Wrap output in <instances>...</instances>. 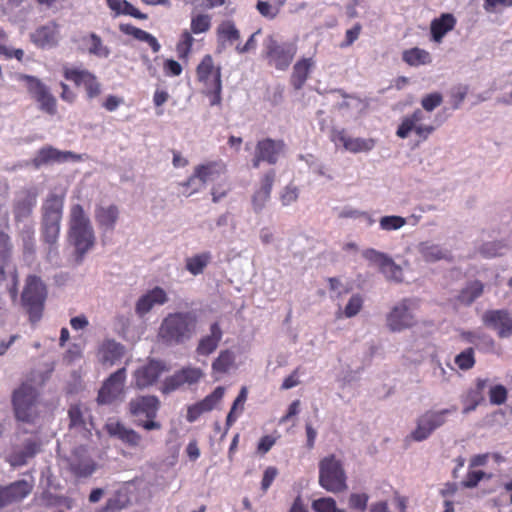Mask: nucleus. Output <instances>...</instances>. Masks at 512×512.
Returning <instances> with one entry per match:
<instances>
[{
	"instance_id": "9",
	"label": "nucleus",
	"mask_w": 512,
	"mask_h": 512,
	"mask_svg": "<svg viewBox=\"0 0 512 512\" xmlns=\"http://www.w3.org/2000/svg\"><path fill=\"white\" fill-rule=\"evenodd\" d=\"M39 393L35 387L23 383L13 392L12 405L16 420L25 423H34L38 417Z\"/></svg>"
},
{
	"instance_id": "32",
	"label": "nucleus",
	"mask_w": 512,
	"mask_h": 512,
	"mask_svg": "<svg viewBox=\"0 0 512 512\" xmlns=\"http://www.w3.org/2000/svg\"><path fill=\"white\" fill-rule=\"evenodd\" d=\"M79 156L70 151H60L52 146H45L38 151L34 163L36 166L45 165L48 163H61L69 159H78Z\"/></svg>"
},
{
	"instance_id": "6",
	"label": "nucleus",
	"mask_w": 512,
	"mask_h": 512,
	"mask_svg": "<svg viewBox=\"0 0 512 512\" xmlns=\"http://www.w3.org/2000/svg\"><path fill=\"white\" fill-rule=\"evenodd\" d=\"M159 408L160 401L154 395L138 396L128 403V410L134 419V424L147 431L161 429V423L156 420Z\"/></svg>"
},
{
	"instance_id": "38",
	"label": "nucleus",
	"mask_w": 512,
	"mask_h": 512,
	"mask_svg": "<svg viewBox=\"0 0 512 512\" xmlns=\"http://www.w3.org/2000/svg\"><path fill=\"white\" fill-rule=\"evenodd\" d=\"M402 60L409 66L427 65L432 62L431 55L425 49L418 47L406 49L402 53Z\"/></svg>"
},
{
	"instance_id": "25",
	"label": "nucleus",
	"mask_w": 512,
	"mask_h": 512,
	"mask_svg": "<svg viewBox=\"0 0 512 512\" xmlns=\"http://www.w3.org/2000/svg\"><path fill=\"white\" fill-rule=\"evenodd\" d=\"M105 430L111 437L119 439L129 447H138L142 441V436L137 431L126 427L120 421H109Z\"/></svg>"
},
{
	"instance_id": "10",
	"label": "nucleus",
	"mask_w": 512,
	"mask_h": 512,
	"mask_svg": "<svg viewBox=\"0 0 512 512\" xmlns=\"http://www.w3.org/2000/svg\"><path fill=\"white\" fill-rule=\"evenodd\" d=\"M264 57L268 64L275 69L285 71L292 63L297 47L291 42H279L273 35L264 40Z\"/></svg>"
},
{
	"instance_id": "3",
	"label": "nucleus",
	"mask_w": 512,
	"mask_h": 512,
	"mask_svg": "<svg viewBox=\"0 0 512 512\" xmlns=\"http://www.w3.org/2000/svg\"><path fill=\"white\" fill-rule=\"evenodd\" d=\"M197 81L203 86V94L208 97L211 106L222 102V68L216 65L213 57L206 54L196 67Z\"/></svg>"
},
{
	"instance_id": "1",
	"label": "nucleus",
	"mask_w": 512,
	"mask_h": 512,
	"mask_svg": "<svg viewBox=\"0 0 512 512\" xmlns=\"http://www.w3.org/2000/svg\"><path fill=\"white\" fill-rule=\"evenodd\" d=\"M197 324V315L192 311L169 313L159 326L158 338L167 346L184 344L195 334Z\"/></svg>"
},
{
	"instance_id": "35",
	"label": "nucleus",
	"mask_w": 512,
	"mask_h": 512,
	"mask_svg": "<svg viewBox=\"0 0 512 512\" xmlns=\"http://www.w3.org/2000/svg\"><path fill=\"white\" fill-rule=\"evenodd\" d=\"M315 62L312 57L301 58L293 66L290 83L295 90H300L306 83Z\"/></svg>"
},
{
	"instance_id": "63",
	"label": "nucleus",
	"mask_w": 512,
	"mask_h": 512,
	"mask_svg": "<svg viewBox=\"0 0 512 512\" xmlns=\"http://www.w3.org/2000/svg\"><path fill=\"white\" fill-rule=\"evenodd\" d=\"M485 477V473L481 470L468 471L462 485L466 488H474Z\"/></svg>"
},
{
	"instance_id": "2",
	"label": "nucleus",
	"mask_w": 512,
	"mask_h": 512,
	"mask_svg": "<svg viewBox=\"0 0 512 512\" xmlns=\"http://www.w3.org/2000/svg\"><path fill=\"white\" fill-rule=\"evenodd\" d=\"M68 236L77 254L82 258L95 244L91 221L80 204H73L69 211Z\"/></svg>"
},
{
	"instance_id": "12",
	"label": "nucleus",
	"mask_w": 512,
	"mask_h": 512,
	"mask_svg": "<svg viewBox=\"0 0 512 512\" xmlns=\"http://www.w3.org/2000/svg\"><path fill=\"white\" fill-rule=\"evenodd\" d=\"M286 143L283 139L270 137L258 140L255 145L254 155L251 160L252 167L257 169L261 163L275 165L285 153Z\"/></svg>"
},
{
	"instance_id": "42",
	"label": "nucleus",
	"mask_w": 512,
	"mask_h": 512,
	"mask_svg": "<svg viewBox=\"0 0 512 512\" xmlns=\"http://www.w3.org/2000/svg\"><path fill=\"white\" fill-rule=\"evenodd\" d=\"M483 288V284L478 280L470 282L460 291L458 300L465 305H470L482 295Z\"/></svg>"
},
{
	"instance_id": "46",
	"label": "nucleus",
	"mask_w": 512,
	"mask_h": 512,
	"mask_svg": "<svg viewBox=\"0 0 512 512\" xmlns=\"http://www.w3.org/2000/svg\"><path fill=\"white\" fill-rule=\"evenodd\" d=\"M311 509L314 512H346L337 507V503L332 497H321L311 503Z\"/></svg>"
},
{
	"instance_id": "62",
	"label": "nucleus",
	"mask_w": 512,
	"mask_h": 512,
	"mask_svg": "<svg viewBox=\"0 0 512 512\" xmlns=\"http://www.w3.org/2000/svg\"><path fill=\"white\" fill-rule=\"evenodd\" d=\"M298 194L299 193H298V189L296 186H293V185L285 186L280 195V200H281L282 205L288 206V205L296 202L298 199Z\"/></svg>"
},
{
	"instance_id": "17",
	"label": "nucleus",
	"mask_w": 512,
	"mask_h": 512,
	"mask_svg": "<svg viewBox=\"0 0 512 512\" xmlns=\"http://www.w3.org/2000/svg\"><path fill=\"white\" fill-rule=\"evenodd\" d=\"M63 76L66 80L72 81L76 86L85 88L87 98L93 99L101 94V84L97 77L86 69L71 67L63 68Z\"/></svg>"
},
{
	"instance_id": "34",
	"label": "nucleus",
	"mask_w": 512,
	"mask_h": 512,
	"mask_svg": "<svg viewBox=\"0 0 512 512\" xmlns=\"http://www.w3.org/2000/svg\"><path fill=\"white\" fill-rule=\"evenodd\" d=\"M119 214V208L115 204L98 206L95 209V220L100 229L112 231L119 219Z\"/></svg>"
},
{
	"instance_id": "56",
	"label": "nucleus",
	"mask_w": 512,
	"mask_h": 512,
	"mask_svg": "<svg viewBox=\"0 0 512 512\" xmlns=\"http://www.w3.org/2000/svg\"><path fill=\"white\" fill-rule=\"evenodd\" d=\"M508 391L503 385H495L489 391V400L493 405H502L506 402Z\"/></svg>"
},
{
	"instance_id": "43",
	"label": "nucleus",
	"mask_w": 512,
	"mask_h": 512,
	"mask_svg": "<svg viewBox=\"0 0 512 512\" xmlns=\"http://www.w3.org/2000/svg\"><path fill=\"white\" fill-rule=\"evenodd\" d=\"M20 240L22 242L24 256H33L36 251L35 245V230L32 225H25L20 233Z\"/></svg>"
},
{
	"instance_id": "48",
	"label": "nucleus",
	"mask_w": 512,
	"mask_h": 512,
	"mask_svg": "<svg viewBox=\"0 0 512 512\" xmlns=\"http://www.w3.org/2000/svg\"><path fill=\"white\" fill-rule=\"evenodd\" d=\"M194 43V38L192 36V32H189L187 30H184L181 35L180 39L176 45V51L179 56V58H187L189 54L191 53L192 46Z\"/></svg>"
},
{
	"instance_id": "57",
	"label": "nucleus",
	"mask_w": 512,
	"mask_h": 512,
	"mask_svg": "<svg viewBox=\"0 0 512 512\" xmlns=\"http://www.w3.org/2000/svg\"><path fill=\"white\" fill-rule=\"evenodd\" d=\"M363 257L367 261L376 264L380 270L390 256L373 248H369L363 251Z\"/></svg>"
},
{
	"instance_id": "37",
	"label": "nucleus",
	"mask_w": 512,
	"mask_h": 512,
	"mask_svg": "<svg viewBox=\"0 0 512 512\" xmlns=\"http://www.w3.org/2000/svg\"><path fill=\"white\" fill-rule=\"evenodd\" d=\"M88 409L80 403L71 404L68 409L69 428L86 429Z\"/></svg>"
},
{
	"instance_id": "40",
	"label": "nucleus",
	"mask_w": 512,
	"mask_h": 512,
	"mask_svg": "<svg viewBox=\"0 0 512 512\" xmlns=\"http://www.w3.org/2000/svg\"><path fill=\"white\" fill-rule=\"evenodd\" d=\"M420 252L427 262H435L442 259L452 261V256L439 245L422 243L420 245Z\"/></svg>"
},
{
	"instance_id": "18",
	"label": "nucleus",
	"mask_w": 512,
	"mask_h": 512,
	"mask_svg": "<svg viewBox=\"0 0 512 512\" xmlns=\"http://www.w3.org/2000/svg\"><path fill=\"white\" fill-rule=\"evenodd\" d=\"M412 301L402 300L387 315V326L393 332L410 328L415 324V317L411 312Z\"/></svg>"
},
{
	"instance_id": "4",
	"label": "nucleus",
	"mask_w": 512,
	"mask_h": 512,
	"mask_svg": "<svg viewBox=\"0 0 512 512\" xmlns=\"http://www.w3.org/2000/svg\"><path fill=\"white\" fill-rule=\"evenodd\" d=\"M63 206L64 195H57L55 193L48 194L42 204V239L50 247H53L59 238Z\"/></svg>"
},
{
	"instance_id": "59",
	"label": "nucleus",
	"mask_w": 512,
	"mask_h": 512,
	"mask_svg": "<svg viewBox=\"0 0 512 512\" xmlns=\"http://www.w3.org/2000/svg\"><path fill=\"white\" fill-rule=\"evenodd\" d=\"M443 102V97L439 92H434L425 95L421 100L422 108L427 112H432L435 108L440 106Z\"/></svg>"
},
{
	"instance_id": "58",
	"label": "nucleus",
	"mask_w": 512,
	"mask_h": 512,
	"mask_svg": "<svg viewBox=\"0 0 512 512\" xmlns=\"http://www.w3.org/2000/svg\"><path fill=\"white\" fill-rule=\"evenodd\" d=\"M363 257L367 261L376 264L380 270L390 256L373 248H369L363 251Z\"/></svg>"
},
{
	"instance_id": "33",
	"label": "nucleus",
	"mask_w": 512,
	"mask_h": 512,
	"mask_svg": "<svg viewBox=\"0 0 512 512\" xmlns=\"http://www.w3.org/2000/svg\"><path fill=\"white\" fill-rule=\"evenodd\" d=\"M39 451L40 442L28 439L24 442L22 449H13L8 457V462L14 467L23 466L27 463L28 459L33 458Z\"/></svg>"
},
{
	"instance_id": "47",
	"label": "nucleus",
	"mask_w": 512,
	"mask_h": 512,
	"mask_svg": "<svg viewBox=\"0 0 512 512\" xmlns=\"http://www.w3.org/2000/svg\"><path fill=\"white\" fill-rule=\"evenodd\" d=\"M95 463L92 460L73 462L70 464L71 473L77 478H86L95 471Z\"/></svg>"
},
{
	"instance_id": "7",
	"label": "nucleus",
	"mask_w": 512,
	"mask_h": 512,
	"mask_svg": "<svg viewBox=\"0 0 512 512\" xmlns=\"http://www.w3.org/2000/svg\"><path fill=\"white\" fill-rule=\"evenodd\" d=\"M227 166L222 160L207 161L196 165L192 175L187 180L179 182L180 193L185 197H190L200 191L202 185L208 181H213L225 174Z\"/></svg>"
},
{
	"instance_id": "5",
	"label": "nucleus",
	"mask_w": 512,
	"mask_h": 512,
	"mask_svg": "<svg viewBox=\"0 0 512 512\" xmlns=\"http://www.w3.org/2000/svg\"><path fill=\"white\" fill-rule=\"evenodd\" d=\"M46 298L47 289L41 278L29 275L21 294V303L32 325L42 319Z\"/></svg>"
},
{
	"instance_id": "54",
	"label": "nucleus",
	"mask_w": 512,
	"mask_h": 512,
	"mask_svg": "<svg viewBox=\"0 0 512 512\" xmlns=\"http://www.w3.org/2000/svg\"><path fill=\"white\" fill-rule=\"evenodd\" d=\"M407 223L402 216L389 215L383 216L379 220V226L384 231H393L402 228Z\"/></svg>"
},
{
	"instance_id": "45",
	"label": "nucleus",
	"mask_w": 512,
	"mask_h": 512,
	"mask_svg": "<svg viewBox=\"0 0 512 512\" xmlns=\"http://www.w3.org/2000/svg\"><path fill=\"white\" fill-rule=\"evenodd\" d=\"M211 255L209 252H204L201 254L194 255L186 259V269L192 275L201 274L205 267L210 262Z\"/></svg>"
},
{
	"instance_id": "51",
	"label": "nucleus",
	"mask_w": 512,
	"mask_h": 512,
	"mask_svg": "<svg viewBox=\"0 0 512 512\" xmlns=\"http://www.w3.org/2000/svg\"><path fill=\"white\" fill-rule=\"evenodd\" d=\"M454 362L460 370L472 369L476 362L474 349L471 347L465 349L455 357Z\"/></svg>"
},
{
	"instance_id": "30",
	"label": "nucleus",
	"mask_w": 512,
	"mask_h": 512,
	"mask_svg": "<svg viewBox=\"0 0 512 512\" xmlns=\"http://www.w3.org/2000/svg\"><path fill=\"white\" fill-rule=\"evenodd\" d=\"M456 23L457 20L451 13H443L440 17L433 19L430 24L432 41L441 43L444 36L455 28Z\"/></svg>"
},
{
	"instance_id": "55",
	"label": "nucleus",
	"mask_w": 512,
	"mask_h": 512,
	"mask_svg": "<svg viewBox=\"0 0 512 512\" xmlns=\"http://www.w3.org/2000/svg\"><path fill=\"white\" fill-rule=\"evenodd\" d=\"M363 307V298L360 294H354L350 297L346 304L343 314L347 318L356 316Z\"/></svg>"
},
{
	"instance_id": "61",
	"label": "nucleus",
	"mask_w": 512,
	"mask_h": 512,
	"mask_svg": "<svg viewBox=\"0 0 512 512\" xmlns=\"http://www.w3.org/2000/svg\"><path fill=\"white\" fill-rule=\"evenodd\" d=\"M256 8L263 17L268 19H274L279 13V8L267 1L258 0Z\"/></svg>"
},
{
	"instance_id": "49",
	"label": "nucleus",
	"mask_w": 512,
	"mask_h": 512,
	"mask_svg": "<svg viewBox=\"0 0 512 512\" xmlns=\"http://www.w3.org/2000/svg\"><path fill=\"white\" fill-rule=\"evenodd\" d=\"M380 272L384 274L388 280L401 282L403 279L402 268L396 264L391 257H389L384 266L381 267Z\"/></svg>"
},
{
	"instance_id": "29",
	"label": "nucleus",
	"mask_w": 512,
	"mask_h": 512,
	"mask_svg": "<svg viewBox=\"0 0 512 512\" xmlns=\"http://www.w3.org/2000/svg\"><path fill=\"white\" fill-rule=\"evenodd\" d=\"M487 383V379H476L475 387L468 389L466 393L462 396V412L464 414H469L470 412L474 411L484 401L483 392L487 386Z\"/></svg>"
},
{
	"instance_id": "23",
	"label": "nucleus",
	"mask_w": 512,
	"mask_h": 512,
	"mask_svg": "<svg viewBox=\"0 0 512 512\" xmlns=\"http://www.w3.org/2000/svg\"><path fill=\"white\" fill-rule=\"evenodd\" d=\"M37 191L35 189H23L13 203V214L16 222L30 217L37 203Z\"/></svg>"
},
{
	"instance_id": "44",
	"label": "nucleus",
	"mask_w": 512,
	"mask_h": 512,
	"mask_svg": "<svg viewBox=\"0 0 512 512\" xmlns=\"http://www.w3.org/2000/svg\"><path fill=\"white\" fill-rule=\"evenodd\" d=\"M83 41L89 44L88 52L100 58H107L110 54V50L102 42L100 36L96 33H90L87 37L83 38Z\"/></svg>"
},
{
	"instance_id": "16",
	"label": "nucleus",
	"mask_w": 512,
	"mask_h": 512,
	"mask_svg": "<svg viewBox=\"0 0 512 512\" xmlns=\"http://www.w3.org/2000/svg\"><path fill=\"white\" fill-rule=\"evenodd\" d=\"M125 381L126 368L122 367L104 381L98 392L97 402L101 405L112 404L124 393Z\"/></svg>"
},
{
	"instance_id": "52",
	"label": "nucleus",
	"mask_w": 512,
	"mask_h": 512,
	"mask_svg": "<svg viewBox=\"0 0 512 512\" xmlns=\"http://www.w3.org/2000/svg\"><path fill=\"white\" fill-rule=\"evenodd\" d=\"M33 40L40 46L49 45L55 40L54 29L49 26L39 27L33 34Z\"/></svg>"
},
{
	"instance_id": "36",
	"label": "nucleus",
	"mask_w": 512,
	"mask_h": 512,
	"mask_svg": "<svg viewBox=\"0 0 512 512\" xmlns=\"http://www.w3.org/2000/svg\"><path fill=\"white\" fill-rule=\"evenodd\" d=\"M119 30L125 35L132 36L136 40L146 42L154 53H158L161 49V45L156 37L132 24L121 23L119 25Z\"/></svg>"
},
{
	"instance_id": "50",
	"label": "nucleus",
	"mask_w": 512,
	"mask_h": 512,
	"mask_svg": "<svg viewBox=\"0 0 512 512\" xmlns=\"http://www.w3.org/2000/svg\"><path fill=\"white\" fill-rule=\"evenodd\" d=\"M217 33L220 39L231 43L240 38V33L232 21L222 22L217 29Z\"/></svg>"
},
{
	"instance_id": "24",
	"label": "nucleus",
	"mask_w": 512,
	"mask_h": 512,
	"mask_svg": "<svg viewBox=\"0 0 512 512\" xmlns=\"http://www.w3.org/2000/svg\"><path fill=\"white\" fill-rule=\"evenodd\" d=\"M164 371H166V367L163 362L157 360L149 361L148 364L135 371L136 387L144 389L153 385Z\"/></svg>"
},
{
	"instance_id": "41",
	"label": "nucleus",
	"mask_w": 512,
	"mask_h": 512,
	"mask_svg": "<svg viewBox=\"0 0 512 512\" xmlns=\"http://www.w3.org/2000/svg\"><path fill=\"white\" fill-rule=\"evenodd\" d=\"M247 399V388L242 387L238 396L234 400L232 407L226 418V431L236 422L238 416L244 410V403Z\"/></svg>"
},
{
	"instance_id": "27",
	"label": "nucleus",
	"mask_w": 512,
	"mask_h": 512,
	"mask_svg": "<svg viewBox=\"0 0 512 512\" xmlns=\"http://www.w3.org/2000/svg\"><path fill=\"white\" fill-rule=\"evenodd\" d=\"M31 487L25 480H19L7 486H0V508L25 498Z\"/></svg>"
},
{
	"instance_id": "13",
	"label": "nucleus",
	"mask_w": 512,
	"mask_h": 512,
	"mask_svg": "<svg viewBox=\"0 0 512 512\" xmlns=\"http://www.w3.org/2000/svg\"><path fill=\"white\" fill-rule=\"evenodd\" d=\"M20 81H24L28 92L33 96L42 111L49 115L57 113L56 98L50 93L48 87L37 77L27 74L18 76Z\"/></svg>"
},
{
	"instance_id": "11",
	"label": "nucleus",
	"mask_w": 512,
	"mask_h": 512,
	"mask_svg": "<svg viewBox=\"0 0 512 512\" xmlns=\"http://www.w3.org/2000/svg\"><path fill=\"white\" fill-rule=\"evenodd\" d=\"M456 411V406H451L450 408L442 409L440 411H426L417 419L416 428L410 435L411 438L418 442L426 440L434 430L445 424L446 416L448 414Z\"/></svg>"
},
{
	"instance_id": "60",
	"label": "nucleus",
	"mask_w": 512,
	"mask_h": 512,
	"mask_svg": "<svg viewBox=\"0 0 512 512\" xmlns=\"http://www.w3.org/2000/svg\"><path fill=\"white\" fill-rule=\"evenodd\" d=\"M369 496L366 493H352L349 496L348 504L351 509L365 511L367 508Z\"/></svg>"
},
{
	"instance_id": "64",
	"label": "nucleus",
	"mask_w": 512,
	"mask_h": 512,
	"mask_svg": "<svg viewBox=\"0 0 512 512\" xmlns=\"http://www.w3.org/2000/svg\"><path fill=\"white\" fill-rule=\"evenodd\" d=\"M231 188L227 183H218L211 188L212 201L218 203L221 199L226 197Z\"/></svg>"
},
{
	"instance_id": "31",
	"label": "nucleus",
	"mask_w": 512,
	"mask_h": 512,
	"mask_svg": "<svg viewBox=\"0 0 512 512\" xmlns=\"http://www.w3.org/2000/svg\"><path fill=\"white\" fill-rule=\"evenodd\" d=\"M124 355V347L114 340H106L98 350V359L103 366H113Z\"/></svg>"
},
{
	"instance_id": "53",
	"label": "nucleus",
	"mask_w": 512,
	"mask_h": 512,
	"mask_svg": "<svg viewBox=\"0 0 512 512\" xmlns=\"http://www.w3.org/2000/svg\"><path fill=\"white\" fill-rule=\"evenodd\" d=\"M211 27V17L207 14L193 16L190 23L191 32L200 34L207 32Z\"/></svg>"
},
{
	"instance_id": "26",
	"label": "nucleus",
	"mask_w": 512,
	"mask_h": 512,
	"mask_svg": "<svg viewBox=\"0 0 512 512\" xmlns=\"http://www.w3.org/2000/svg\"><path fill=\"white\" fill-rule=\"evenodd\" d=\"M168 301L165 290L161 287H154L142 295L136 302L135 312L138 316L146 315L155 305H163Z\"/></svg>"
},
{
	"instance_id": "8",
	"label": "nucleus",
	"mask_w": 512,
	"mask_h": 512,
	"mask_svg": "<svg viewBox=\"0 0 512 512\" xmlns=\"http://www.w3.org/2000/svg\"><path fill=\"white\" fill-rule=\"evenodd\" d=\"M319 485L334 494L347 490V476L343 464L335 455H329L320 460Z\"/></svg>"
},
{
	"instance_id": "20",
	"label": "nucleus",
	"mask_w": 512,
	"mask_h": 512,
	"mask_svg": "<svg viewBox=\"0 0 512 512\" xmlns=\"http://www.w3.org/2000/svg\"><path fill=\"white\" fill-rule=\"evenodd\" d=\"M482 321L485 326L494 329L500 338H507L512 335V317L505 309L487 310Z\"/></svg>"
},
{
	"instance_id": "15",
	"label": "nucleus",
	"mask_w": 512,
	"mask_h": 512,
	"mask_svg": "<svg viewBox=\"0 0 512 512\" xmlns=\"http://www.w3.org/2000/svg\"><path fill=\"white\" fill-rule=\"evenodd\" d=\"M203 376V371L198 367H182L180 370L164 379L161 386V392L163 394H169L184 387L185 385H195L201 380Z\"/></svg>"
},
{
	"instance_id": "14",
	"label": "nucleus",
	"mask_w": 512,
	"mask_h": 512,
	"mask_svg": "<svg viewBox=\"0 0 512 512\" xmlns=\"http://www.w3.org/2000/svg\"><path fill=\"white\" fill-rule=\"evenodd\" d=\"M424 113L421 109H416L412 114L404 117L399 124L396 135L405 139L413 131L421 141H425L434 132L435 127L431 124H423Z\"/></svg>"
},
{
	"instance_id": "19",
	"label": "nucleus",
	"mask_w": 512,
	"mask_h": 512,
	"mask_svg": "<svg viewBox=\"0 0 512 512\" xmlns=\"http://www.w3.org/2000/svg\"><path fill=\"white\" fill-rule=\"evenodd\" d=\"M275 179L276 172L274 169L266 171L261 176L259 186L254 190L251 197V204L255 213H260L269 202Z\"/></svg>"
},
{
	"instance_id": "39",
	"label": "nucleus",
	"mask_w": 512,
	"mask_h": 512,
	"mask_svg": "<svg viewBox=\"0 0 512 512\" xmlns=\"http://www.w3.org/2000/svg\"><path fill=\"white\" fill-rule=\"evenodd\" d=\"M234 364V353L229 349L222 350L212 362V372L219 375L226 374L233 368Z\"/></svg>"
},
{
	"instance_id": "28",
	"label": "nucleus",
	"mask_w": 512,
	"mask_h": 512,
	"mask_svg": "<svg viewBox=\"0 0 512 512\" xmlns=\"http://www.w3.org/2000/svg\"><path fill=\"white\" fill-rule=\"evenodd\" d=\"M210 334L201 337L196 347V353L200 356H209L219 346L223 337V331L218 322L210 325Z\"/></svg>"
},
{
	"instance_id": "22",
	"label": "nucleus",
	"mask_w": 512,
	"mask_h": 512,
	"mask_svg": "<svg viewBox=\"0 0 512 512\" xmlns=\"http://www.w3.org/2000/svg\"><path fill=\"white\" fill-rule=\"evenodd\" d=\"M224 393L225 389L221 386H218L214 389L212 393L208 394L204 399L193 405H190L187 408V421L193 423L202 414L213 410L216 407V405L222 400Z\"/></svg>"
},
{
	"instance_id": "21",
	"label": "nucleus",
	"mask_w": 512,
	"mask_h": 512,
	"mask_svg": "<svg viewBox=\"0 0 512 512\" xmlns=\"http://www.w3.org/2000/svg\"><path fill=\"white\" fill-rule=\"evenodd\" d=\"M331 141L341 143L345 150L351 153H360L371 151L375 147V140L372 138H353L347 135L345 129H333L331 131Z\"/></svg>"
}]
</instances>
